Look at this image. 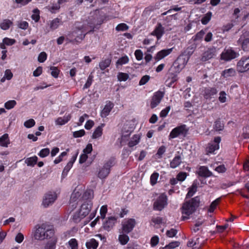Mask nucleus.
Here are the masks:
<instances>
[{
  "mask_svg": "<svg viewBox=\"0 0 249 249\" xmlns=\"http://www.w3.org/2000/svg\"><path fill=\"white\" fill-rule=\"evenodd\" d=\"M101 23L98 25H95L93 23H82L79 22H76L74 23V30L69 33L66 35V40L68 42H79L83 40L86 34V31L88 30V27H89L90 30L88 32H93L95 29H98V26Z\"/></svg>",
  "mask_w": 249,
  "mask_h": 249,
  "instance_id": "1",
  "label": "nucleus"
},
{
  "mask_svg": "<svg viewBox=\"0 0 249 249\" xmlns=\"http://www.w3.org/2000/svg\"><path fill=\"white\" fill-rule=\"evenodd\" d=\"M54 231L51 226L46 224L37 225L33 230L32 236L35 240L43 241L53 235Z\"/></svg>",
  "mask_w": 249,
  "mask_h": 249,
  "instance_id": "2",
  "label": "nucleus"
},
{
  "mask_svg": "<svg viewBox=\"0 0 249 249\" xmlns=\"http://www.w3.org/2000/svg\"><path fill=\"white\" fill-rule=\"evenodd\" d=\"M200 203V198L198 196L192 198L188 201L185 202L182 207V218L183 220L188 218V216L192 214L197 208Z\"/></svg>",
  "mask_w": 249,
  "mask_h": 249,
  "instance_id": "3",
  "label": "nucleus"
},
{
  "mask_svg": "<svg viewBox=\"0 0 249 249\" xmlns=\"http://www.w3.org/2000/svg\"><path fill=\"white\" fill-rule=\"evenodd\" d=\"M92 206V203L91 201L84 202L82 204L79 210L73 215V219L74 222L78 223L81 219L85 218L89 213Z\"/></svg>",
  "mask_w": 249,
  "mask_h": 249,
  "instance_id": "4",
  "label": "nucleus"
},
{
  "mask_svg": "<svg viewBox=\"0 0 249 249\" xmlns=\"http://www.w3.org/2000/svg\"><path fill=\"white\" fill-rule=\"evenodd\" d=\"M115 164L114 159H110L107 161L104 164L103 166L101 168L98 173V177L100 179H104L106 178L110 172V169Z\"/></svg>",
  "mask_w": 249,
  "mask_h": 249,
  "instance_id": "5",
  "label": "nucleus"
},
{
  "mask_svg": "<svg viewBox=\"0 0 249 249\" xmlns=\"http://www.w3.org/2000/svg\"><path fill=\"white\" fill-rule=\"evenodd\" d=\"M188 61V58L184 56H179L177 60L174 62L172 70L176 73H179L185 67Z\"/></svg>",
  "mask_w": 249,
  "mask_h": 249,
  "instance_id": "6",
  "label": "nucleus"
},
{
  "mask_svg": "<svg viewBox=\"0 0 249 249\" xmlns=\"http://www.w3.org/2000/svg\"><path fill=\"white\" fill-rule=\"evenodd\" d=\"M188 129L184 124L178 126L172 130L169 135V140L175 139L180 136H185Z\"/></svg>",
  "mask_w": 249,
  "mask_h": 249,
  "instance_id": "7",
  "label": "nucleus"
},
{
  "mask_svg": "<svg viewBox=\"0 0 249 249\" xmlns=\"http://www.w3.org/2000/svg\"><path fill=\"white\" fill-rule=\"evenodd\" d=\"M57 197V194L54 192H48L44 194L41 205L44 208H47L52 205Z\"/></svg>",
  "mask_w": 249,
  "mask_h": 249,
  "instance_id": "8",
  "label": "nucleus"
},
{
  "mask_svg": "<svg viewBox=\"0 0 249 249\" xmlns=\"http://www.w3.org/2000/svg\"><path fill=\"white\" fill-rule=\"evenodd\" d=\"M239 54L231 48L225 49L220 54V58L224 61H230L238 57Z\"/></svg>",
  "mask_w": 249,
  "mask_h": 249,
  "instance_id": "9",
  "label": "nucleus"
},
{
  "mask_svg": "<svg viewBox=\"0 0 249 249\" xmlns=\"http://www.w3.org/2000/svg\"><path fill=\"white\" fill-rule=\"evenodd\" d=\"M236 70L240 73H243L249 70V57L244 56L241 58L236 65Z\"/></svg>",
  "mask_w": 249,
  "mask_h": 249,
  "instance_id": "10",
  "label": "nucleus"
},
{
  "mask_svg": "<svg viewBox=\"0 0 249 249\" xmlns=\"http://www.w3.org/2000/svg\"><path fill=\"white\" fill-rule=\"evenodd\" d=\"M135 225L136 221L134 219H124L122 223L121 231L124 232L125 233H129L133 230Z\"/></svg>",
  "mask_w": 249,
  "mask_h": 249,
  "instance_id": "11",
  "label": "nucleus"
},
{
  "mask_svg": "<svg viewBox=\"0 0 249 249\" xmlns=\"http://www.w3.org/2000/svg\"><path fill=\"white\" fill-rule=\"evenodd\" d=\"M164 95V92L161 90H158L154 93L150 101V107L154 108L160 103Z\"/></svg>",
  "mask_w": 249,
  "mask_h": 249,
  "instance_id": "12",
  "label": "nucleus"
},
{
  "mask_svg": "<svg viewBox=\"0 0 249 249\" xmlns=\"http://www.w3.org/2000/svg\"><path fill=\"white\" fill-rule=\"evenodd\" d=\"M167 204L166 196L162 194L154 202L153 208L155 210L161 211L165 207Z\"/></svg>",
  "mask_w": 249,
  "mask_h": 249,
  "instance_id": "13",
  "label": "nucleus"
},
{
  "mask_svg": "<svg viewBox=\"0 0 249 249\" xmlns=\"http://www.w3.org/2000/svg\"><path fill=\"white\" fill-rule=\"evenodd\" d=\"M216 55V49L214 47L207 48L201 54V60L203 62L208 61L214 58Z\"/></svg>",
  "mask_w": 249,
  "mask_h": 249,
  "instance_id": "14",
  "label": "nucleus"
},
{
  "mask_svg": "<svg viewBox=\"0 0 249 249\" xmlns=\"http://www.w3.org/2000/svg\"><path fill=\"white\" fill-rule=\"evenodd\" d=\"M221 138L220 137H216L214 138L213 142L209 143L206 149L207 154L213 153L215 150L218 149L219 148V144Z\"/></svg>",
  "mask_w": 249,
  "mask_h": 249,
  "instance_id": "15",
  "label": "nucleus"
},
{
  "mask_svg": "<svg viewBox=\"0 0 249 249\" xmlns=\"http://www.w3.org/2000/svg\"><path fill=\"white\" fill-rule=\"evenodd\" d=\"M241 45L242 49L245 52H249V37L247 35H242L238 40Z\"/></svg>",
  "mask_w": 249,
  "mask_h": 249,
  "instance_id": "16",
  "label": "nucleus"
},
{
  "mask_svg": "<svg viewBox=\"0 0 249 249\" xmlns=\"http://www.w3.org/2000/svg\"><path fill=\"white\" fill-rule=\"evenodd\" d=\"M116 220L117 218L115 217H108L107 220L103 224L104 229L107 231H110L114 227Z\"/></svg>",
  "mask_w": 249,
  "mask_h": 249,
  "instance_id": "17",
  "label": "nucleus"
},
{
  "mask_svg": "<svg viewBox=\"0 0 249 249\" xmlns=\"http://www.w3.org/2000/svg\"><path fill=\"white\" fill-rule=\"evenodd\" d=\"M196 173L200 177L208 178L212 176V172H211L205 166H201L199 167Z\"/></svg>",
  "mask_w": 249,
  "mask_h": 249,
  "instance_id": "18",
  "label": "nucleus"
},
{
  "mask_svg": "<svg viewBox=\"0 0 249 249\" xmlns=\"http://www.w3.org/2000/svg\"><path fill=\"white\" fill-rule=\"evenodd\" d=\"M164 33V29L161 23H158L154 30L151 33L152 35L155 36L158 40L160 39Z\"/></svg>",
  "mask_w": 249,
  "mask_h": 249,
  "instance_id": "19",
  "label": "nucleus"
},
{
  "mask_svg": "<svg viewBox=\"0 0 249 249\" xmlns=\"http://www.w3.org/2000/svg\"><path fill=\"white\" fill-rule=\"evenodd\" d=\"M113 107L114 104L112 103L110 101L107 102L101 112V116L105 118L108 116Z\"/></svg>",
  "mask_w": 249,
  "mask_h": 249,
  "instance_id": "20",
  "label": "nucleus"
},
{
  "mask_svg": "<svg viewBox=\"0 0 249 249\" xmlns=\"http://www.w3.org/2000/svg\"><path fill=\"white\" fill-rule=\"evenodd\" d=\"M172 50L173 48L162 50L157 53L155 57V59L157 61L161 60L170 54L172 53Z\"/></svg>",
  "mask_w": 249,
  "mask_h": 249,
  "instance_id": "21",
  "label": "nucleus"
},
{
  "mask_svg": "<svg viewBox=\"0 0 249 249\" xmlns=\"http://www.w3.org/2000/svg\"><path fill=\"white\" fill-rule=\"evenodd\" d=\"M71 115L70 114L65 115L63 117H58L55 121V123L57 125H62L67 123L71 119Z\"/></svg>",
  "mask_w": 249,
  "mask_h": 249,
  "instance_id": "22",
  "label": "nucleus"
},
{
  "mask_svg": "<svg viewBox=\"0 0 249 249\" xmlns=\"http://www.w3.org/2000/svg\"><path fill=\"white\" fill-rule=\"evenodd\" d=\"M182 162V158L179 155H176L173 159L170 161V167L175 169L178 167Z\"/></svg>",
  "mask_w": 249,
  "mask_h": 249,
  "instance_id": "23",
  "label": "nucleus"
},
{
  "mask_svg": "<svg viewBox=\"0 0 249 249\" xmlns=\"http://www.w3.org/2000/svg\"><path fill=\"white\" fill-rule=\"evenodd\" d=\"M118 237V240L122 245H126L129 240V237L127 235V233H124L123 231H120Z\"/></svg>",
  "mask_w": 249,
  "mask_h": 249,
  "instance_id": "24",
  "label": "nucleus"
},
{
  "mask_svg": "<svg viewBox=\"0 0 249 249\" xmlns=\"http://www.w3.org/2000/svg\"><path fill=\"white\" fill-rule=\"evenodd\" d=\"M62 23V21L60 18H55L52 20L50 21L49 25L50 28L52 30H54L58 28L59 25Z\"/></svg>",
  "mask_w": 249,
  "mask_h": 249,
  "instance_id": "25",
  "label": "nucleus"
},
{
  "mask_svg": "<svg viewBox=\"0 0 249 249\" xmlns=\"http://www.w3.org/2000/svg\"><path fill=\"white\" fill-rule=\"evenodd\" d=\"M104 126V124L98 126L94 131L93 132L91 138L93 139H96L101 137L103 134V127Z\"/></svg>",
  "mask_w": 249,
  "mask_h": 249,
  "instance_id": "26",
  "label": "nucleus"
},
{
  "mask_svg": "<svg viewBox=\"0 0 249 249\" xmlns=\"http://www.w3.org/2000/svg\"><path fill=\"white\" fill-rule=\"evenodd\" d=\"M141 139V136L139 134H136L133 136L130 139L128 145L130 147H133L139 143Z\"/></svg>",
  "mask_w": 249,
  "mask_h": 249,
  "instance_id": "27",
  "label": "nucleus"
},
{
  "mask_svg": "<svg viewBox=\"0 0 249 249\" xmlns=\"http://www.w3.org/2000/svg\"><path fill=\"white\" fill-rule=\"evenodd\" d=\"M217 92V90L215 88H211L206 89L204 93V97L208 99L211 98L213 96L216 95Z\"/></svg>",
  "mask_w": 249,
  "mask_h": 249,
  "instance_id": "28",
  "label": "nucleus"
},
{
  "mask_svg": "<svg viewBox=\"0 0 249 249\" xmlns=\"http://www.w3.org/2000/svg\"><path fill=\"white\" fill-rule=\"evenodd\" d=\"M88 249H96L98 246V242L93 238L90 239L86 243Z\"/></svg>",
  "mask_w": 249,
  "mask_h": 249,
  "instance_id": "29",
  "label": "nucleus"
},
{
  "mask_svg": "<svg viewBox=\"0 0 249 249\" xmlns=\"http://www.w3.org/2000/svg\"><path fill=\"white\" fill-rule=\"evenodd\" d=\"M10 140L7 134H4L0 137V145L3 147H8Z\"/></svg>",
  "mask_w": 249,
  "mask_h": 249,
  "instance_id": "30",
  "label": "nucleus"
},
{
  "mask_svg": "<svg viewBox=\"0 0 249 249\" xmlns=\"http://www.w3.org/2000/svg\"><path fill=\"white\" fill-rule=\"evenodd\" d=\"M13 24V22L8 19L3 20L0 24V27L4 30H8Z\"/></svg>",
  "mask_w": 249,
  "mask_h": 249,
  "instance_id": "31",
  "label": "nucleus"
},
{
  "mask_svg": "<svg viewBox=\"0 0 249 249\" xmlns=\"http://www.w3.org/2000/svg\"><path fill=\"white\" fill-rule=\"evenodd\" d=\"M93 191L92 190L89 189L85 191L83 195V198L84 200H86V201H91L93 198Z\"/></svg>",
  "mask_w": 249,
  "mask_h": 249,
  "instance_id": "32",
  "label": "nucleus"
},
{
  "mask_svg": "<svg viewBox=\"0 0 249 249\" xmlns=\"http://www.w3.org/2000/svg\"><path fill=\"white\" fill-rule=\"evenodd\" d=\"M37 160V157L35 156L26 159L25 160V163L27 165V166H34L36 163Z\"/></svg>",
  "mask_w": 249,
  "mask_h": 249,
  "instance_id": "33",
  "label": "nucleus"
},
{
  "mask_svg": "<svg viewBox=\"0 0 249 249\" xmlns=\"http://www.w3.org/2000/svg\"><path fill=\"white\" fill-rule=\"evenodd\" d=\"M236 72L234 69L230 68L224 70L222 72V75L226 78L233 76L235 75Z\"/></svg>",
  "mask_w": 249,
  "mask_h": 249,
  "instance_id": "34",
  "label": "nucleus"
},
{
  "mask_svg": "<svg viewBox=\"0 0 249 249\" xmlns=\"http://www.w3.org/2000/svg\"><path fill=\"white\" fill-rule=\"evenodd\" d=\"M82 191L79 188L75 189L72 193L71 197V200L75 201L80 196Z\"/></svg>",
  "mask_w": 249,
  "mask_h": 249,
  "instance_id": "35",
  "label": "nucleus"
},
{
  "mask_svg": "<svg viewBox=\"0 0 249 249\" xmlns=\"http://www.w3.org/2000/svg\"><path fill=\"white\" fill-rule=\"evenodd\" d=\"M212 16V13L211 12H209L204 15L201 20L202 24L203 25H206L211 20Z\"/></svg>",
  "mask_w": 249,
  "mask_h": 249,
  "instance_id": "36",
  "label": "nucleus"
},
{
  "mask_svg": "<svg viewBox=\"0 0 249 249\" xmlns=\"http://www.w3.org/2000/svg\"><path fill=\"white\" fill-rule=\"evenodd\" d=\"M111 62L110 59H106L102 60L99 63V67L101 70H104L105 69L109 67Z\"/></svg>",
  "mask_w": 249,
  "mask_h": 249,
  "instance_id": "37",
  "label": "nucleus"
},
{
  "mask_svg": "<svg viewBox=\"0 0 249 249\" xmlns=\"http://www.w3.org/2000/svg\"><path fill=\"white\" fill-rule=\"evenodd\" d=\"M69 247L71 249H78V244L77 240L75 238L70 239L68 242Z\"/></svg>",
  "mask_w": 249,
  "mask_h": 249,
  "instance_id": "38",
  "label": "nucleus"
},
{
  "mask_svg": "<svg viewBox=\"0 0 249 249\" xmlns=\"http://www.w3.org/2000/svg\"><path fill=\"white\" fill-rule=\"evenodd\" d=\"M129 77L128 74L122 72H120L118 73L117 78L118 80L121 81H126Z\"/></svg>",
  "mask_w": 249,
  "mask_h": 249,
  "instance_id": "39",
  "label": "nucleus"
},
{
  "mask_svg": "<svg viewBox=\"0 0 249 249\" xmlns=\"http://www.w3.org/2000/svg\"><path fill=\"white\" fill-rule=\"evenodd\" d=\"M129 61V58L126 55L120 58L116 62V65L118 67L119 65H123L127 64Z\"/></svg>",
  "mask_w": 249,
  "mask_h": 249,
  "instance_id": "40",
  "label": "nucleus"
},
{
  "mask_svg": "<svg viewBox=\"0 0 249 249\" xmlns=\"http://www.w3.org/2000/svg\"><path fill=\"white\" fill-rule=\"evenodd\" d=\"M60 4L58 3H53L51 6H48L46 9L52 13H55L56 11L60 9Z\"/></svg>",
  "mask_w": 249,
  "mask_h": 249,
  "instance_id": "41",
  "label": "nucleus"
},
{
  "mask_svg": "<svg viewBox=\"0 0 249 249\" xmlns=\"http://www.w3.org/2000/svg\"><path fill=\"white\" fill-rule=\"evenodd\" d=\"M224 124L220 121H216L215 122L213 129L216 131H220L224 128Z\"/></svg>",
  "mask_w": 249,
  "mask_h": 249,
  "instance_id": "42",
  "label": "nucleus"
},
{
  "mask_svg": "<svg viewBox=\"0 0 249 249\" xmlns=\"http://www.w3.org/2000/svg\"><path fill=\"white\" fill-rule=\"evenodd\" d=\"M159 177V174L157 172L153 173L150 176V184L154 186L157 182V180Z\"/></svg>",
  "mask_w": 249,
  "mask_h": 249,
  "instance_id": "43",
  "label": "nucleus"
},
{
  "mask_svg": "<svg viewBox=\"0 0 249 249\" xmlns=\"http://www.w3.org/2000/svg\"><path fill=\"white\" fill-rule=\"evenodd\" d=\"M17 102L15 100H9L4 104V107L7 109H11L14 107L16 105Z\"/></svg>",
  "mask_w": 249,
  "mask_h": 249,
  "instance_id": "44",
  "label": "nucleus"
},
{
  "mask_svg": "<svg viewBox=\"0 0 249 249\" xmlns=\"http://www.w3.org/2000/svg\"><path fill=\"white\" fill-rule=\"evenodd\" d=\"M220 198H218L216 199L215 200L212 202L210 206V207L208 209V212L210 213H213L214 209H215L217 205L218 204L220 201Z\"/></svg>",
  "mask_w": 249,
  "mask_h": 249,
  "instance_id": "45",
  "label": "nucleus"
},
{
  "mask_svg": "<svg viewBox=\"0 0 249 249\" xmlns=\"http://www.w3.org/2000/svg\"><path fill=\"white\" fill-rule=\"evenodd\" d=\"M18 27L22 30H26L29 26L28 23L26 21L20 20L17 22Z\"/></svg>",
  "mask_w": 249,
  "mask_h": 249,
  "instance_id": "46",
  "label": "nucleus"
},
{
  "mask_svg": "<svg viewBox=\"0 0 249 249\" xmlns=\"http://www.w3.org/2000/svg\"><path fill=\"white\" fill-rule=\"evenodd\" d=\"M35 124V121L33 119H30L24 123V126L27 128H30L33 127Z\"/></svg>",
  "mask_w": 249,
  "mask_h": 249,
  "instance_id": "47",
  "label": "nucleus"
},
{
  "mask_svg": "<svg viewBox=\"0 0 249 249\" xmlns=\"http://www.w3.org/2000/svg\"><path fill=\"white\" fill-rule=\"evenodd\" d=\"M115 29L117 31H125L128 29V26L125 23H122L119 24Z\"/></svg>",
  "mask_w": 249,
  "mask_h": 249,
  "instance_id": "48",
  "label": "nucleus"
},
{
  "mask_svg": "<svg viewBox=\"0 0 249 249\" xmlns=\"http://www.w3.org/2000/svg\"><path fill=\"white\" fill-rule=\"evenodd\" d=\"M219 96L218 100L221 103H224L227 101V94L224 91H222L219 92Z\"/></svg>",
  "mask_w": 249,
  "mask_h": 249,
  "instance_id": "49",
  "label": "nucleus"
},
{
  "mask_svg": "<svg viewBox=\"0 0 249 249\" xmlns=\"http://www.w3.org/2000/svg\"><path fill=\"white\" fill-rule=\"evenodd\" d=\"M33 14L32 15V18L35 22H38L40 19L39 11L37 9H34Z\"/></svg>",
  "mask_w": 249,
  "mask_h": 249,
  "instance_id": "50",
  "label": "nucleus"
},
{
  "mask_svg": "<svg viewBox=\"0 0 249 249\" xmlns=\"http://www.w3.org/2000/svg\"><path fill=\"white\" fill-rule=\"evenodd\" d=\"M50 151V149L48 148H43L41 149L38 153V156L41 158H45L49 155Z\"/></svg>",
  "mask_w": 249,
  "mask_h": 249,
  "instance_id": "51",
  "label": "nucleus"
},
{
  "mask_svg": "<svg viewBox=\"0 0 249 249\" xmlns=\"http://www.w3.org/2000/svg\"><path fill=\"white\" fill-rule=\"evenodd\" d=\"M205 34L204 31L201 30L193 37L194 40L197 41L201 39L203 37Z\"/></svg>",
  "mask_w": 249,
  "mask_h": 249,
  "instance_id": "52",
  "label": "nucleus"
},
{
  "mask_svg": "<svg viewBox=\"0 0 249 249\" xmlns=\"http://www.w3.org/2000/svg\"><path fill=\"white\" fill-rule=\"evenodd\" d=\"M150 77L149 75H145L143 76L139 81V85L142 86L147 83L150 80Z\"/></svg>",
  "mask_w": 249,
  "mask_h": 249,
  "instance_id": "53",
  "label": "nucleus"
},
{
  "mask_svg": "<svg viewBox=\"0 0 249 249\" xmlns=\"http://www.w3.org/2000/svg\"><path fill=\"white\" fill-rule=\"evenodd\" d=\"M178 231L175 229H171L170 230L167 231L166 234L167 236L170 238L175 237L177 234Z\"/></svg>",
  "mask_w": 249,
  "mask_h": 249,
  "instance_id": "54",
  "label": "nucleus"
},
{
  "mask_svg": "<svg viewBox=\"0 0 249 249\" xmlns=\"http://www.w3.org/2000/svg\"><path fill=\"white\" fill-rule=\"evenodd\" d=\"M171 109L170 106H168L164 109H162L160 112V116L161 118H165L167 116L168 113Z\"/></svg>",
  "mask_w": 249,
  "mask_h": 249,
  "instance_id": "55",
  "label": "nucleus"
},
{
  "mask_svg": "<svg viewBox=\"0 0 249 249\" xmlns=\"http://www.w3.org/2000/svg\"><path fill=\"white\" fill-rule=\"evenodd\" d=\"M107 206L103 205L101 207L100 210V213L101 215V217L102 219H104L106 217V213H107Z\"/></svg>",
  "mask_w": 249,
  "mask_h": 249,
  "instance_id": "56",
  "label": "nucleus"
},
{
  "mask_svg": "<svg viewBox=\"0 0 249 249\" xmlns=\"http://www.w3.org/2000/svg\"><path fill=\"white\" fill-rule=\"evenodd\" d=\"M47 55L44 52L40 53L38 56V61L40 63L44 62L47 59Z\"/></svg>",
  "mask_w": 249,
  "mask_h": 249,
  "instance_id": "57",
  "label": "nucleus"
},
{
  "mask_svg": "<svg viewBox=\"0 0 249 249\" xmlns=\"http://www.w3.org/2000/svg\"><path fill=\"white\" fill-rule=\"evenodd\" d=\"M50 70L51 71V75L54 78H57L59 72L58 69L55 67H51Z\"/></svg>",
  "mask_w": 249,
  "mask_h": 249,
  "instance_id": "58",
  "label": "nucleus"
},
{
  "mask_svg": "<svg viewBox=\"0 0 249 249\" xmlns=\"http://www.w3.org/2000/svg\"><path fill=\"white\" fill-rule=\"evenodd\" d=\"M16 42V40L14 39L9 38L5 37L3 39V43L8 46H11L14 44Z\"/></svg>",
  "mask_w": 249,
  "mask_h": 249,
  "instance_id": "59",
  "label": "nucleus"
},
{
  "mask_svg": "<svg viewBox=\"0 0 249 249\" xmlns=\"http://www.w3.org/2000/svg\"><path fill=\"white\" fill-rule=\"evenodd\" d=\"M85 134V131L84 129H81L78 131H74L73 132V136L74 138L81 137L84 136Z\"/></svg>",
  "mask_w": 249,
  "mask_h": 249,
  "instance_id": "60",
  "label": "nucleus"
},
{
  "mask_svg": "<svg viewBox=\"0 0 249 249\" xmlns=\"http://www.w3.org/2000/svg\"><path fill=\"white\" fill-rule=\"evenodd\" d=\"M159 242V238L158 236H154L151 239L150 244L152 247L156 246Z\"/></svg>",
  "mask_w": 249,
  "mask_h": 249,
  "instance_id": "61",
  "label": "nucleus"
},
{
  "mask_svg": "<svg viewBox=\"0 0 249 249\" xmlns=\"http://www.w3.org/2000/svg\"><path fill=\"white\" fill-rule=\"evenodd\" d=\"M135 55L137 60H141L143 58V53L141 50H137L135 52Z\"/></svg>",
  "mask_w": 249,
  "mask_h": 249,
  "instance_id": "62",
  "label": "nucleus"
},
{
  "mask_svg": "<svg viewBox=\"0 0 249 249\" xmlns=\"http://www.w3.org/2000/svg\"><path fill=\"white\" fill-rule=\"evenodd\" d=\"M186 177H187V174L186 173L180 172L178 174L177 178L178 181H182L185 179Z\"/></svg>",
  "mask_w": 249,
  "mask_h": 249,
  "instance_id": "63",
  "label": "nucleus"
},
{
  "mask_svg": "<svg viewBox=\"0 0 249 249\" xmlns=\"http://www.w3.org/2000/svg\"><path fill=\"white\" fill-rule=\"evenodd\" d=\"M94 124V123L91 120H88L85 125V128L87 130L91 129Z\"/></svg>",
  "mask_w": 249,
  "mask_h": 249,
  "instance_id": "64",
  "label": "nucleus"
}]
</instances>
